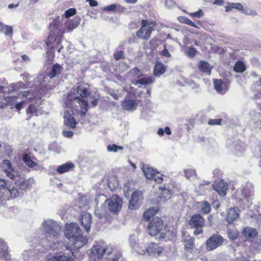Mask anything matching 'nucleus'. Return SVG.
Masks as SVG:
<instances>
[{
  "mask_svg": "<svg viewBox=\"0 0 261 261\" xmlns=\"http://www.w3.org/2000/svg\"><path fill=\"white\" fill-rule=\"evenodd\" d=\"M18 191L11 188V185L4 179L0 178V200H9L17 197Z\"/></svg>",
  "mask_w": 261,
  "mask_h": 261,
  "instance_id": "423d86ee",
  "label": "nucleus"
},
{
  "mask_svg": "<svg viewBox=\"0 0 261 261\" xmlns=\"http://www.w3.org/2000/svg\"><path fill=\"white\" fill-rule=\"evenodd\" d=\"M98 99V98L93 97V100L91 101V104L93 107H94L97 106Z\"/></svg>",
  "mask_w": 261,
  "mask_h": 261,
  "instance_id": "bf43d9fd",
  "label": "nucleus"
},
{
  "mask_svg": "<svg viewBox=\"0 0 261 261\" xmlns=\"http://www.w3.org/2000/svg\"><path fill=\"white\" fill-rule=\"evenodd\" d=\"M157 212V209L154 207L149 208L148 210L146 211L143 214V218L146 221L149 220V219L154 215Z\"/></svg>",
  "mask_w": 261,
  "mask_h": 261,
  "instance_id": "c9c22d12",
  "label": "nucleus"
},
{
  "mask_svg": "<svg viewBox=\"0 0 261 261\" xmlns=\"http://www.w3.org/2000/svg\"><path fill=\"white\" fill-rule=\"evenodd\" d=\"M107 248L104 244H97L95 245L92 249L91 254V258L95 259L97 261H101L100 258L105 254Z\"/></svg>",
  "mask_w": 261,
  "mask_h": 261,
  "instance_id": "a211bd4d",
  "label": "nucleus"
},
{
  "mask_svg": "<svg viewBox=\"0 0 261 261\" xmlns=\"http://www.w3.org/2000/svg\"><path fill=\"white\" fill-rule=\"evenodd\" d=\"M166 70V67L165 65L160 62H156L153 69L154 74L156 76H159L164 73Z\"/></svg>",
  "mask_w": 261,
  "mask_h": 261,
  "instance_id": "bb28decb",
  "label": "nucleus"
},
{
  "mask_svg": "<svg viewBox=\"0 0 261 261\" xmlns=\"http://www.w3.org/2000/svg\"><path fill=\"white\" fill-rule=\"evenodd\" d=\"M185 174L186 177L190 179L191 177L196 175L195 170L193 169H187L185 170Z\"/></svg>",
  "mask_w": 261,
  "mask_h": 261,
  "instance_id": "a18cd8bd",
  "label": "nucleus"
},
{
  "mask_svg": "<svg viewBox=\"0 0 261 261\" xmlns=\"http://www.w3.org/2000/svg\"><path fill=\"white\" fill-rule=\"evenodd\" d=\"M239 215V210L238 208H231L227 212V221L229 223H232L238 218Z\"/></svg>",
  "mask_w": 261,
  "mask_h": 261,
  "instance_id": "a878e982",
  "label": "nucleus"
},
{
  "mask_svg": "<svg viewBox=\"0 0 261 261\" xmlns=\"http://www.w3.org/2000/svg\"><path fill=\"white\" fill-rule=\"evenodd\" d=\"M114 58L116 60H118L123 58V51L120 50L114 55Z\"/></svg>",
  "mask_w": 261,
  "mask_h": 261,
  "instance_id": "5fc2aeb1",
  "label": "nucleus"
},
{
  "mask_svg": "<svg viewBox=\"0 0 261 261\" xmlns=\"http://www.w3.org/2000/svg\"><path fill=\"white\" fill-rule=\"evenodd\" d=\"M134 241L133 242L132 240H130V245L131 247L135 249L136 251L140 254H144L145 253V250L144 249L141 250L139 247L137 246V239L135 238L133 239Z\"/></svg>",
  "mask_w": 261,
  "mask_h": 261,
  "instance_id": "a19ab883",
  "label": "nucleus"
},
{
  "mask_svg": "<svg viewBox=\"0 0 261 261\" xmlns=\"http://www.w3.org/2000/svg\"><path fill=\"white\" fill-rule=\"evenodd\" d=\"M145 250L150 256H157L163 252V248L159 244L151 243Z\"/></svg>",
  "mask_w": 261,
  "mask_h": 261,
  "instance_id": "aec40b11",
  "label": "nucleus"
},
{
  "mask_svg": "<svg viewBox=\"0 0 261 261\" xmlns=\"http://www.w3.org/2000/svg\"><path fill=\"white\" fill-rule=\"evenodd\" d=\"M95 214L98 218H102L105 215V212L102 209L100 211L98 208L95 210Z\"/></svg>",
  "mask_w": 261,
  "mask_h": 261,
  "instance_id": "8fccbe9b",
  "label": "nucleus"
},
{
  "mask_svg": "<svg viewBox=\"0 0 261 261\" xmlns=\"http://www.w3.org/2000/svg\"><path fill=\"white\" fill-rule=\"evenodd\" d=\"M65 236L70 240V246H66L62 241H53L50 248L57 251L62 249L68 252H62V251L56 253L54 255L48 257V261H72V256H74L75 250L86 245L88 242L86 236H84L81 230L76 223H67L65 229Z\"/></svg>",
  "mask_w": 261,
  "mask_h": 261,
  "instance_id": "f257e3e1",
  "label": "nucleus"
},
{
  "mask_svg": "<svg viewBox=\"0 0 261 261\" xmlns=\"http://www.w3.org/2000/svg\"><path fill=\"white\" fill-rule=\"evenodd\" d=\"M178 20L181 22L185 24H187L190 26L197 28V25L195 24V23L191 20L188 18L185 17V16H180L178 18Z\"/></svg>",
  "mask_w": 261,
  "mask_h": 261,
  "instance_id": "79ce46f5",
  "label": "nucleus"
},
{
  "mask_svg": "<svg viewBox=\"0 0 261 261\" xmlns=\"http://www.w3.org/2000/svg\"><path fill=\"white\" fill-rule=\"evenodd\" d=\"M224 239L219 234L215 233L211 236L205 243L206 248L208 251H213L221 246Z\"/></svg>",
  "mask_w": 261,
  "mask_h": 261,
  "instance_id": "f8f14e48",
  "label": "nucleus"
},
{
  "mask_svg": "<svg viewBox=\"0 0 261 261\" xmlns=\"http://www.w3.org/2000/svg\"><path fill=\"white\" fill-rule=\"evenodd\" d=\"M23 160L25 164L30 168H35L36 167L38 166V164L35 162L33 161L30 156L27 154L23 155Z\"/></svg>",
  "mask_w": 261,
  "mask_h": 261,
  "instance_id": "e433bc0d",
  "label": "nucleus"
},
{
  "mask_svg": "<svg viewBox=\"0 0 261 261\" xmlns=\"http://www.w3.org/2000/svg\"><path fill=\"white\" fill-rule=\"evenodd\" d=\"M198 67L200 71L206 73L207 75L211 74L212 66L210 64L205 61H201L198 64Z\"/></svg>",
  "mask_w": 261,
  "mask_h": 261,
  "instance_id": "c85d7f7f",
  "label": "nucleus"
},
{
  "mask_svg": "<svg viewBox=\"0 0 261 261\" xmlns=\"http://www.w3.org/2000/svg\"><path fill=\"white\" fill-rule=\"evenodd\" d=\"M164 133H166L168 135H170L171 134V132L170 128L168 126L166 127L165 128Z\"/></svg>",
  "mask_w": 261,
  "mask_h": 261,
  "instance_id": "0e129e2a",
  "label": "nucleus"
},
{
  "mask_svg": "<svg viewBox=\"0 0 261 261\" xmlns=\"http://www.w3.org/2000/svg\"><path fill=\"white\" fill-rule=\"evenodd\" d=\"M196 54V50L194 48H190L188 52V55L191 57L195 56Z\"/></svg>",
  "mask_w": 261,
  "mask_h": 261,
  "instance_id": "6e6d98bb",
  "label": "nucleus"
},
{
  "mask_svg": "<svg viewBox=\"0 0 261 261\" xmlns=\"http://www.w3.org/2000/svg\"><path fill=\"white\" fill-rule=\"evenodd\" d=\"M205 223L204 219L200 215L196 214L192 216L189 224L192 228H195L194 233L195 235L200 234L202 233V227Z\"/></svg>",
  "mask_w": 261,
  "mask_h": 261,
  "instance_id": "9b49d317",
  "label": "nucleus"
},
{
  "mask_svg": "<svg viewBox=\"0 0 261 261\" xmlns=\"http://www.w3.org/2000/svg\"><path fill=\"white\" fill-rule=\"evenodd\" d=\"M0 33H4L6 36L11 37L13 35L12 28L0 22Z\"/></svg>",
  "mask_w": 261,
  "mask_h": 261,
  "instance_id": "473e14b6",
  "label": "nucleus"
},
{
  "mask_svg": "<svg viewBox=\"0 0 261 261\" xmlns=\"http://www.w3.org/2000/svg\"><path fill=\"white\" fill-rule=\"evenodd\" d=\"M80 220L81 225L88 233L90 230L92 223V217L91 215L89 213H85L82 215Z\"/></svg>",
  "mask_w": 261,
  "mask_h": 261,
  "instance_id": "4be33fe9",
  "label": "nucleus"
},
{
  "mask_svg": "<svg viewBox=\"0 0 261 261\" xmlns=\"http://www.w3.org/2000/svg\"><path fill=\"white\" fill-rule=\"evenodd\" d=\"M142 170L147 178L154 179L158 183L162 182L163 174L160 172H156L152 168L144 166Z\"/></svg>",
  "mask_w": 261,
  "mask_h": 261,
  "instance_id": "2eb2a0df",
  "label": "nucleus"
},
{
  "mask_svg": "<svg viewBox=\"0 0 261 261\" xmlns=\"http://www.w3.org/2000/svg\"><path fill=\"white\" fill-rule=\"evenodd\" d=\"M76 13V10L74 8H70L68 10H67L65 12V17L66 18H69V17H71Z\"/></svg>",
  "mask_w": 261,
  "mask_h": 261,
  "instance_id": "49530a36",
  "label": "nucleus"
},
{
  "mask_svg": "<svg viewBox=\"0 0 261 261\" xmlns=\"http://www.w3.org/2000/svg\"><path fill=\"white\" fill-rule=\"evenodd\" d=\"M124 195L126 196V195H129V193H128V187L125 186L124 188Z\"/></svg>",
  "mask_w": 261,
  "mask_h": 261,
  "instance_id": "338daca9",
  "label": "nucleus"
},
{
  "mask_svg": "<svg viewBox=\"0 0 261 261\" xmlns=\"http://www.w3.org/2000/svg\"><path fill=\"white\" fill-rule=\"evenodd\" d=\"M80 23V19L79 18L75 17L73 19L66 20L65 23V27L62 29L59 28V27L56 24L55 25H56V28L59 30V32H60L61 34H63L67 32L72 31L78 26Z\"/></svg>",
  "mask_w": 261,
  "mask_h": 261,
  "instance_id": "f3484780",
  "label": "nucleus"
},
{
  "mask_svg": "<svg viewBox=\"0 0 261 261\" xmlns=\"http://www.w3.org/2000/svg\"><path fill=\"white\" fill-rule=\"evenodd\" d=\"M10 258V256L8 252V247L6 243L0 239V259L8 260Z\"/></svg>",
  "mask_w": 261,
  "mask_h": 261,
  "instance_id": "393cba45",
  "label": "nucleus"
},
{
  "mask_svg": "<svg viewBox=\"0 0 261 261\" xmlns=\"http://www.w3.org/2000/svg\"><path fill=\"white\" fill-rule=\"evenodd\" d=\"M158 134L160 136H163L164 134V130L163 128H159L158 130Z\"/></svg>",
  "mask_w": 261,
  "mask_h": 261,
  "instance_id": "69168bd1",
  "label": "nucleus"
},
{
  "mask_svg": "<svg viewBox=\"0 0 261 261\" xmlns=\"http://www.w3.org/2000/svg\"><path fill=\"white\" fill-rule=\"evenodd\" d=\"M165 4L167 6H168L169 7H171L173 6L174 3L172 2V0H167L165 2Z\"/></svg>",
  "mask_w": 261,
  "mask_h": 261,
  "instance_id": "680f3d73",
  "label": "nucleus"
},
{
  "mask_svg": "<svg viewBox=\"0 0 261 261\" xmlns=\"http://www.w3.org/2000/svg\"><path fill=\"white\" fill-rule=\"evenodd\" d=\"M253 194V186L252 184L247 182L240 191L237 192L236 196L237 200L247 204L252 199Z\"/></svg>",
  "mask_w": 261,
  "mask_h": 261,
  "instance_id": "6e6552de",
  "label": "nucleus"
},
{
  "mask_svg": "<svg viewBox=\"0 0 261 261\" xmlns=\"http://www.w3.org/2000/svg\"><path fill=\"white\" fill-rule=\"evenodd\" d=\"M143 201L142 193L140 191H136L132 194L131 199L129 202V208L135 210L138 208Z\"/></svg>",
  "mask_w": 261,
  "mask_h": 261,
  "instance_id": "dca6fc26",
  "label": "nucleus"
},
{
  "mask_svg": "<svg viewBox=\"0 0 261 261\" xmlns=\"http://www.w3.org/2000/svg\"><path fill=\"white\" fill-rule=\"evenodd\" d=\"M63 135L66 138H70L73 135V133L71 130H64L62 132Z\"/></svg>",
  "mask_w": 261,
  "mask_h": 261,
  "instance_id": "3c124183",
  "label": "nucleus"
},
{
  "mask_svg": "<svg viewBox=\"0 0 261 261\" xmlns=\"http://www.w3.org/2000/svg\"><path fill=\"white\" fill-rule=\"evenodd\" d=\"M160 189L162 191V193L158 199V204H162L169 200L173 194V190L167 188L165 186L160 187Z\"/></svg>",
  "mask_w": 261,
  "mask_h": 261,
  "instance_id": "6ab92c4d",
  "label": "nucleus"
},
{
  "mask_svg": "<svg viewBox=\"0 0 261 261\" xmlns=\"http://www.w3.org/2000/svg\"><path fill=\"white\" fill-rule=\"evenodd\" d=\"M189 14L194 17L200 18L203 15L204 13L201 9H199L198 11L190 13Z\"/></svg>",
  "mask_w": 261,
  "mask_h": 261,
  "instance_id": "de8ad7c7",
  "label": "nucleus"
},
{
  "mask_svg": "<svg viewBox=\"0 0 261 261\" xmlns=\"http://www.w3.org/2000/svg\"><path fill=\"white\" fill-rule=\"evenodd\" d=\"M243 234L247 240H248L254 238L257 235V231L255 228L247 227L244 229Z\"/></svg>",
  "mask_w": 261,
  "mask_h": 261,
  "instance_id": "7c9ffc66",
  "label": "nucleus"
},
{
  "mask_svg": "<svg viewBox=\"0 0 261 261\" xmlns=\"http://www.w3.org/2000/svg\"><path fill=\"white\" fill-rule=\"evenodd\" d=\"M201 211L205 214H208L211 211V206L208 202L204 201L200 202Z\"/></svg>",
  "mask_w": 261,
  "mask_h": 261,
  "instance_id": "37998d69",
  "label": "nucleus"
},
{
  "mask_svg": "<svg viewBox=\"0 0 261 261\" xmlns=\"http://www.w3.org/2000/svg\"><path fill=\"white\" fill-rule=\"evenodd\" d=\"M60 32L55 28L52 30L51 34L48 37L46 44L48 47L53 49L54 51L57 50L60 53L63 45L61 44V37Z\"/></svg>",
  "mask_w": 261,
  "mask_h": 261,
  "instance_id": "0eeeda50",
  "label": "nucleus"
},
{
  "mask_svg": "<svg viewBox=\"0 0 261 261\" xmlns=\"http://www.w3.org/2000/svg\"><path fill=\"white\" fill-rule=\"evenodd\" d=\"M123 149V147L115 144L109 145L107 146V149L109 152L114 151L116 152L118 151V149L122 150Z\"/></svg>",
  "mask_w": 261,
  "mask_h": 261,
  "instance_id": "c03bdc74",
  "label": "nucleus"
},
{
  "mask_svg": "<svg viewBox=\"0 0 261 261\" xmlns=\"http://www.w3.org/2000/svg\"><path fill=\"white\" fill-rule=\"evenodd\" d=\"M34 94L33 98L30 100H27V104L30 103L27 110L28 115L30 114L29 117L34 115L39 116L42 114V108L41 107V96L38 93V90L33 91Z\"/></svg>",
  "mask_w": 261,
  "mask_h": 261,
  "instance_id": "39448f33",
  "label": "nucleus"
},
{
  "mask_svg": "<svg viewBox=\"0 0 261 261\" xmlns=\"http://www.w3.org/2000/svg\"><path fill=\"white\" fill-rule=\"evenodd\" d=\"M87 2H89V5L91 7H96L98 5L97 2L95 0H87Z\"/></svg>",
  "mask_w": 261,
  "mask_h": 261,
  "instance_id": "13d9d810",
  "label": "nucleus"
},
{
  "mask_svg": "<svg viewBox=\"0 0 261 261\" xmlns=\"http://www.w3.org/2000/svg\"><path fill=\"white\" fill-rule=\"evenodd\" d=\"M77 93L79 95L78 96L74 97L71 100H67L68 101H71L73 100L75 98L79 97L80 99L86 100L84 98L87 97L90 94V92L88 86L86 85H80L76 88Z\"/></svg>",
  "mask_w": 261,
  "mask_h": 261,
  "instance_id": "412c9836",
  "label": "nucleus"
},
{
  "mask_svg": "<svg viewBox=\"0 0 261 261\" xmlns=\"http://www.w3.org/2000/svg\"><path fill=\"white\" fill-rule=\"evenodd\" d=\"M34 94L32 90L21 91L17 96H9L5 98L7 105L14 107L17 110H20L23 106L27 105V100L32 99Z\"/></svg>",
  "mask_w": 261,
  "mask_h": 261,
  "instance_id": "20e7f679",
  "label": "nucleus"
},
{
  "mask_svg": "<svg viewBox=\"0 0 261 261\" xmlns=\"http://www.w3.org/2000/svg\"><path fill=\"white\" fill-rule=\"evenodd\" d=\"M62 69V66L59 64H56L54 65L48 72V75L50 79H52L61 73V70Z\"/></svg>",
  "mask_w": 261,
  "mask_h": 261,
  "instance_id": "2f4dec72",
  "label": "nucleus"
},
{
  "mask_svg": "<svg viewBox=\"0 0 261 261\" xmlns=\"http://www.w3.org/2000/svg\"><path fill=\"white\" fill-rule=\"evenodd\" d=\"M194 239L191 237L190 236H187L184 241V244L185 248L188 250H192L194 248Z\"/></svg>",
  "mask_w": 261,
  "mask_h": 261,
  "instance_id": "72a5a7b5",
  "label": "nucleus"
},
{
  "mask_svg": "<svg viewBox=\"0 0 261 261\" xmlns=\"http://www.w3.org/2000/svg\"><path fill=\"white\" fill-rule=\"evenodd\" d=\"M163 228V221L159 217H155L149 222L148 231L151 236H154L158 234Z\"/></svg>",
  "mask_w": 261,
  "mask_h": 261,
  "instance_id": "ddd939ff",
  "label": "nucleus"
},
{
  "mask_svg": "<svg viewBox=\"0 0 261 261\" xmlns=\"http://www.w3.org/2000/svg\"><path fill=\"white\" fill-rule=\"evenodd\" d=\"M18 5H19L18 4H16V5H14L13 4H11L9 5L8 8H10V9H12L13 8H15V7H18Z\"/></svg>",
  "mask_w": 261,
  "mask_h": 261,
  "instance_id": "774afa93",
  "label": "nucleus"
},
{
  "mask_svg": "<svg viewBox=\"0 0 261 261\" xmlns=\"http://www.w3.org/2000/svg\"><path fill=\"white\" fill-rule=\"evenodd\" d=\"M214 188L220 196H225L228 187L227 183L223 180L216 182Z\"/></svg>",
  "mask_w": 261,
  "mask_h": 261,
  "instance_id": "5701e85b",
  "label": "nucleus"
},
{
  "mask_svg": "<svg viewBox=\"0 0 261 261\" xmlns=\"http://www.w3.org/2000/svg\"><path fill=\"white\" fill-rule=\"evenodd\" d=\"M227 234L228 235V237L230 240H235L238 238L239 232L236 228H228L227 230Z\"/></svg>",
  "mask_w": 261,
  "mask_h": 261,
  "instance_id": "58836bf2",
  "label": "nucleus"
},
{
  "mask_svg": "<svg viewBox=\"0 0 261 261\" xmlns=\"http://www.w3.org/2000/svg\"><path fill=\"white\" fill-rule=\"evenodd\" d=\"M131 71L133 73H136L137 75V76L140 75V70L138 68H133Z\"/></svg>",
  "mask_w": 261,
  "mask_h": 261,
  "instance_id": "052dcab7",
  "label": "nucleus"
},
{
  "mask_svg": "<svg viewBox=\"0 0 261 261\" xmlns=\"http://www.w3.org/2000/svg\"><path fill=\"white\" fill-rule=\"evenodd\" d=\"M153 82V78L152 76L144 77L136 81L134 84L136 86L140 87V85H145L151 84Z\"/></svg>",
  "mask_w": 261,
  "mask_h": 261,
  "instance_id": "f704fd0d",
  "label": "nucleus"
},
{
  "mask_svg": "<svg viewBox=\"0 0 261 261\" xmlns=\"http://www.w3.org/2000/svg\"><path fill=\"white\" fill-rule=\"evenodd\" d=\"M162 55L168 58L171 57L170 53L165 46L163 50L162 51Z\"/></svg>",
  "mask_w": 261,
  "mask_h": 261,
  "instance_id": "4d7b16f0",
  "label": "nucleus"
},
{
  "mask_svg": "<svg viewBox=\"0 0 261 261\" xmlns=\"http://www.w3.org/2000/svg\"><path fill=\"white\" fill-rule=\"evenodd\" d=\"M113 180H115V179H109V181L108 182V185L110 189L111 190L114 189V188H116L118 186L119 184L118 181H116L115 184L112 183V181Z\"/></svg>",
  "mask_w": 261,
  "mask_h": 261,
  "instance_id": "09e8293b",
  "label": "nucleus"
},
{
  "mask_svg": "<svg viewBox=\"0 0 261 261\" xmlns=\"http://www.w3.org/2000/svg\"><path fill=\"white\" fill-rule=\"evenodd\" d=\"M44 230L48 234L58 239L61 228L59 224L51 219L45 220L42 224Z\"/></svg>",
  "mask_w": 261,
  "mask_h": 261,
  "instance_id": "9d476101",
  "label": "nucleus"
},
{
  "mask_svg": "<svg viewBox=\"0 0 261 261\" xmlns=\"http://www.w3.org/2000/svg\"><path fill=\"white\" fill-rule=\"evenodd\" d=\"M141 28L137 32V36L143 40H148L153 31L154 22L148 20L143 19L141 21Z\"/></svg>",
  "mask_w": 261,
  "mask_h": 261,
  "instance_id": "1a4fd4ad",
  "label": "nucleus"
},
{
  "mask_svg": "<svg viewBox=\"0 0 261 261\" xmlns=\"http://www.w3.org/2000/svg\"><path fill=\"white\" fill-rule=\"evenodd\" d=\"M137 106V102L133 100H124L122 101V107L123 109L127 111H133L135 110Z\"/></svg>",
  "mask_w": 261,
  "mask_h": 261,
  "instance_id": "cd10ccee",
  "label": "nucleus"
},
{
  "mask_svg": "<svg viewBox=\"0 0 261 261\" xmlns=\"http://www.w3.org/2000/svg\"><path fill=\"white\" fill-rule=\"evenodd\" d=\"M117 6L115 4H112L110 6L105 7L103 9L105 11H110V12H113L116 9Z\"/></svg>",
  "mask_w": 261,
  "mask_h": 261,
  "instance_id": "603ef678",
  "label": "nucleus"
},
{
  "mask_svg": "<svg viewBox=\"0 0 261 261\" xmlns=\"http://www.w3.org/2000/svg\"><path fill=\"white\" fill-rule=\"evenodd\" d=\"M2 167L6 176L15 181V186L12 188H15L17 190V196L19 193L18 189L24 190L34 183L33 178H30L24 179V175L20 174L17 170L12 167L9 160H4L2 163Z\"/></svg>",
  "mask_w": 261,
  "mask_h": 261,
  "instance_id": "7ed1b4c3",
  "label": "nucleus"
},
{
  "mask_svg": "<svg viewBox=\"0 0 261 261\" xmlns=\"http://www.w3.org/2000/svg\"><path fill=\"white\" fill-rule=\"evenodd\" d=\"M221 122V119H210L208 122V124L210 125H220Z\"/></svg>",
  "mask_w": 261,
  "mask_h": 261,
  "instance_id": "864d4df0",
  "label": "nucleus"
},
{
  "mask_svg": "<svg viewBox=\"0 0 261 261\" xmlns=\"http://www.w3.org/2000/svg\"><path fill=\"white\" fill-rule=\"evenodd\" d=\"M64 124L71 128H74L76 122L73 115L85 116L88 111V102L79 97L75 98L71 101H66L65 103Z\"/></svg>",
  "mask_w": 261,
  "mask_h": 261,
  "instance_id": "f03ea898",
  "label": "nucleus"
},
{
  "mask_svg": "<svg viewBox=\"0 0 261 261\" xmlns=\"http://www.w3.org/2000/svg\"><path fill=\"white\" fill-rule=\"evenodd\" d=\"M108 209L114 213L120 211L122 207V199L117 195H113L110 198L106 200Z\"/></svg>",
  "mask_w": 261,
  "mask_h": 261,
  "instance_id": "4468645a",
  "label": "nucleus"
},
{
  "mask_svg": "<svg viewBox=\"0 0 261 261\" xmlns=\"http://www.w3.org/2000/svg\"><path fill=\"white\" fill-rule=\"evenodd\" d=\"M223 0H215L214 2V4L221 6L223 5Z\"/></svg>",
  "mask_w": 261,
  "mask_h": 261,
  "instance_id": "e2e57ef3",
  "label": "nucleus"
},
{
  "mask_svg": "<svg viewBox=\"0 0 261 261\" xmlns=\"http://www.w3.org/2000/svg\"><path fill=\"white\" fill-rule=\"evenodd\" d=\"M214 83L215 89L218 92L224 93L227 91L226 86L221 80L215 79L214 80Z\"/></svg>",
  "mask_w": 261,
  "mask_h": 261,
  "instance_id": "c756f323",
  "label": "nucleus"
},
{
  "mask_svg": "<svg viewBox=\"0 0 261 261\" xmlns=\"http://www.w3.org/2000/svg\"><path fill=\"white\" fill-rule=\"evenodd\" d=\"M234 71L238 73H242L246 70V66L244 63L241 61H237L233 67Z\"/></svg>",
  "mask_w": 261,
  "mask_h": 261,
  "instance_id": "4c0bfd02",
  "label": "nucleus"
},
{
  "mask_svg": "<svg viewBox=\"0 0 261 261\" xmlns=\"http://www.w3.org/2000/svg\"><path fill=\"white\" fill-rule=\"evenodd\" d=\"M226 12H229L232 9H236L239 10H242L243 9V6L240 3H230L229 6L225 7Z\"/></svg>",
  "mask_w": 261,
  "mask_h": 261,
  "instance_id": "ea45409f",
  "label": "nucleus"
},
{
  "mask_svg": "<svg viewBox=\"0 0 261 261\" xmlns=\"http://www.w3.org/2000/svg\"><path fill=\"white\" fill-rule=\"evenodd\" d=\"M75 168V165L71 162H67L59 166L57 168V172L59 174H64L65 173L72 171Z\"/></svg>",
  "mask_w": 261,
  "mask_h": 261,
  "instance_id": "b1692460",
  "label": "nucleus"
}]
</instances>
